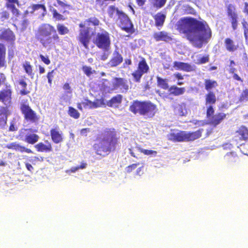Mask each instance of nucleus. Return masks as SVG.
I'll use <instances>...</instances> for the list:
<instances>
[{"label":"nucleus","mask_w":248,"mask_h":248,"mask_svg":"<svg viewBox=\"0 0 248 248\" xmlns=\"http://www.w3.org/2000/svg\"><path fill=\"white\" fill-rule=\"evenodd\" d=\"M7 116L4 115L2 117H0V126H4L6 124Z\"/></svg>","instance_id":"nucleus-62"},{"label":"nucleus","mask_w":248,"mask_h":248,"mask_svg":"<svg viewBox=\"0 0 248 248\" xmlns=\"http://www.w3.org/2000/svg\"><path fill=\"white\" fill-rule=\"evenodd\" d=\"M149 70V67L144 58L141 57L140 61L137 69L132 74L134 80L136 82H140L144 74L147 73Z\"/></svg>","instance_id":"nucleus-10"},{"label":"nucleus","mask_w":248,"mask_h":248,"mask_svg":"<svg viewBox=\"0 0 248 248\" xmlns=\"http://www.w3.org/2000/svg\"><path fill=\"white\" fill-rule=\"evenodd\" d=\"M51 12L52 14V16L53 18H55L56 20L58 21H63L66 19V18L64 17V16L61 14L59 13L55 9H53L51 10Z\"/></svg>","instance_id":"nucleus-42"},{"label":"nucleus","mask_w":248,"mask_h":248,"mask_svg":"<svg viewBox=\"0 0 248 248\" xmlns=\"http://www.w3.org/2000/svg\"><path fill=\"white\" fill-rule=\"evenodd\" d=\"M91 107L92 109L100 107L105 105V100L103 97L100 99H95L93 102L92 101Z\"/></svg>","instance_id":"nucleus-41"},{"label":"nucleus","mask_w":248,"mask_h":248,"mask_svg":"<svg viewBox=\"0 0 248 248\" xmlns=\"http://www.w3.org/2000/svg\"><path fill=\"white\" fill-rule=\"evenodd\" d=\"M15 55L14 50L13 48H9L8 50V57L9 60L13 59Z\"/></svg>","instance_id":"nucleus-60"},{"label":"nucleus","mask_w":248,"mask_h":248,"mask_svg":"<svg viewBox=\"0 0 248 248\" xmlns=\"http://www.w3.org/2000/svg\"><path fill=\"white\" fill-rule=\"evenodd\" d=\"M55 73V69H53L51 71L48 72L46 75V77L48 79V83L50 85L52 84V79L54 78Z\"/></svg>","instance_id":"nucleus-50"},{"label":"nucleus","mask_w":248,"mask_h":248,"mask_svg":"<svg viewBox=\"0 0 248 248\" xmlns=\"http://www.w3.org/2000/svg\"><path fill=\"white\" fill-rule=\"evenodd\" d=\"M93 42L98 48L106 51L108 50L111 44L109 33L104 30L101 32L97 33Z\"/></svg>","instance_id":"nucleus-6"},{"label":"nucleus","mask_w":248,"mask_h":248,"mask_svg":"<svg viewBox=\"0 0 248 248\" xmlns=\"http://www.w3.org/2000/svg\"><path fill=\"white\" fill-rule=\"evenodd\" d=\"M112 87L114 89H120L122 92H127L129 89L127 80L122 78H114Z\"/></svg>","instance_id":"nucleus-15"},{"label":"nucleus","mask_w":248,"mask_h":248,"mask_svg":"<svg viewBox=\"0 0 248 248\" xmlns=\"http://www.w3.org/2000/svg\"><path fill=\"white\" fill-rule=\"evenodd\" d=\"M28 9L31 14L39 15L44 17L46 14V8L43 4H33L30 5Z\"/></svg>","instance_id":"nucleus-16"},{"label":"nucleus","mask_w":248,"mask_h":248,"mask_svg":"<svg viewBox=\"0 0 248 248\" xmlns=\"http://www.w3.org/2000/svg\"><path fill=\"white\" fill-rule=\"evenodd\" d=\"M16 151H18L21 153L26 152L29 154L33 153L32 151L30 149L27 148L25 146L20 145L19 144L18 146Z\"/></svg>","instance_id":"nucleus-48"},{"label":"nucleus","mask_w":248,"mask_h":248,"mask_svg":"<svg viewBox=\"0 0 248 248\" xmlns=\"http://www.w3.org/2000/svg\"><path fill=\"white\" fill-rule=\"evenodd\" d=\"M62 88L67 93H72L71 87L68 83H65L62 86Z\"/></svg>","instance_id":"nucleus-57"},{"label":"nucleus","mask_w":248,"mask_h":248,"mask_svg":"<svg viewBox=\"0 0 248 248\" xmlns=\"http://www.w3.org/2000/svg\"><path fill=\"white\" fill-rule=\"evenodd\" d=\"M107 12L109 17L114 18L115 15L118 17L124 12L119 10L115 5H112L108 6Z\"/></svg>","instance_id":"nucleus-29"},{"label":"nucleus","mask_w":248,"mask_h":248,"mask_svg":"<svg viewBox=\"0 0 248 248\" xmlns=\"http://www.w3.org/2000/svg\"><path fill=\"white\" fill-rule=\"evenodd\" d=\"M203 132V129H199L198 130L194 132L185 131L186 141H192L200 138L202 136Z\"/></svg>","instance_id":"nucleus-23"},{"label":"nucleus","mask_w":248,"mask_h":248,"mask_svg":"<svg viewBox=\"0 0 248 248\" xmlns=\"http://www.w3.org/2000/svg\"><path fill=\"white\" fill-rule=\"evenodd\" d=\"M16 151H18L21 153L26 152L29 154L33 153L32 151L30 149L27 148L25 146L20 145L19 144L18 146Z\"/></svg>","instance_id":"nucleus-49"},{"label":"nucleus","mask_w":248,"mask_h":248,"mask_svg":"<svg viewBox=\"0 0 248 248\" xmlns=\"http://www.w3.org/2000/svg\"><path fill=\"white\" fill-rule=\"evenodd\" d=\"M50 136L52 141L55 144L61 143L64 140L63 133L58 126L50 129Z\"/></svg>","instance_id":"nucleus-13"},{"label":"nucleus","mask_w":248,"mask_h":248,"mask_svg":"<svg viewBox=\"0 0 248 248\" xmlns=\"http://www.w3.org/2000/svg\"><path fill=\"white\" fill-rule=\"evenodd\" d=\"M214 112L215 110L213 107L212 105H209L206 109V118L209 119L214 115Z\"/></svg>","instance_id":"nucleus-47"},{"label":"nucleus","mask_w":248,"mask_h":248,"mask_svg":"<svg viewBox=\"0 0 248 248\" xmlns=\"http://www.w3.org/2000/svg\"><path fill=\"white\" fill-rule=\"evenodd\" d=\"M57 3L63 8L68 7L69 5L66 3V1L64 0V1L61 0H56Z\"/></svg>","instance_id":"nucleus-63"},{"label":"nucleus","mask_w":248,"mask_h":248,"mask_svg":"<svg viewBox=\"0 0 248 248\" xmlns=\"http://www.w3.org/2000/svg\"><path fill=\"white\" fill-rule=\"evenodd\" d=\"M35 38L48 50L55 48L62 42L55 27L48 23L42 24L38 27Z\"/></svg>","instance_id":"nucleus-3"},{"label":"nucleus","mask_w":248,"mask_h":248,"mask_svg":"<svg viewBox=\"0 0 248 248\" xmlns=\"http://www.w3.org/2000/svg\"><path fill=\"white\" fill-rule=\"evenodd\" d=\"M99 24V20L97 17L93 16L89 17L79 24L80 29L77 40L79 44L81 45L85 49H89V45L91 39V34H90L91 30L89 26L91 25L97 26Z\"/></svg>","instance_id":"nucleus-5"},{"label":"nucleus","mask_w":248,"mask_h":248,"mask_svg":"<svg viewBox=\"0 0 248 248\" xmlns=\"http://www.w3.org/2000/svg\"><path fill=\"white\" fill-rule=\"evenodd\" d=\"M18 83L22 88L19 92L21 95H26L30 93V90L27 89V83L24 79H19L18 81Z\"/></svg>","instance_id":"nucleus-34"},{"label":"nucleus","mask_w":248,"mask_h":248,"mask_svg":"<svg viewBox=\"0 0 248 248\" xmlns=\"http://www.w3.org/2000/svg\"><path fill=\"white\" fill-rule=\"evenodd\" d=\"M174 110L176 113L180 116H185L187 113L186 104L185 103L179 104L175 108Z\"/></svg>","instance_id":"nucleus-32"},{"label":"nucleus","mask_w":248,"mask_h":248,"mask_svg":"<svg viewBox=\"0 0 248 248\" xmlns=\"http://www.w3.org/2000/svg\"><path fill=\"white\" fill-rule=\"evenodd\" d=\"M166 16L162 12H158L153 16L155 21V26L157 28H161L164 25Z\"/></svg>","instance_id":"nucleus-27"},{"label":"nucleus","mask_w":248,"mask_h":248,"mask_svg":"<svg viewBox=\"0 0 248 248\" xmlns=\"http://www.w3.org/2000/svg\"><path fill=\"white\" fill-rule=\"evenodd\" d=\"M173 67L177 70H181L189 72L193 71L195 69L194 66L188 63L175 61L173 63Z\"/></svg>","instance_id":"nucleus-19"},{"label":"nucleus","mask_w":248,"mask_h":248,"mask_svg":"<svg viewBox=\"0 0 248 248\" xmlns=\"http://www.w3.org/2000/svg\"><path fill=\"white\" fill-rule=\"evenodd\" d=\"M177 29L186 34V39L201 48L205 40L211 37V30L205 21H200L191 17L181 18L177 24Z\"/></svg>","instance_id":"nucleus-1"},{"label":"nucleus","mask_w":248,"mask_h":248,"mask_svg":"<svg viewBox=\"0 0 248 248\" xmlns=\"http://www.w3.org/2000/svg\"><path fill=\"white\" fill-rule=\"evenodd\" d=\"M123 61V57L118 50H115L112 56L108 62V64L111 67H116L120 64Z\"/></svg>","instance_id":"nucleus-21"},{"label":"nucleus","mask_w":248,"mask_h":248,"mask_svg":"<svg viewBox=\"0 0 248 248\" xmlns=\"http://www.w3.org/2000/svg\"><path fill=\"white\" fill-rule=\"evenodd\" d=\"M156 81L157 86L164 90H167L169 88L168 80L160 77H156Z\"/></svg>","instance_id":"nucleus-37"},{"label":"nucleus","mask_w":248,"mask_h":248,"mask_svg":"<svg viewBox=\"0 0 248 248\" xmlns=\"http://www.w3.org/2000/svg\"><path fill=\"white\" fill-rule=\"evenodd\" d=\"M0 40H3L11 44H14L16 36L14 32L9 28L0 31Z\"/></svg>","instance_id":"nucleus-14"},{"label":"nucleus","mask_w":248,"mask_h":248,"mask_svg":"<svg viewBox=\"0 0 248 248\" xmlns=\"http://www.w3.org/2000/svg\"><path fill=\"white\" fill-rule=\"evenodd\" d=\"M140 165L139 163L132 164L125 168V171L127 173H130Z\"/></svg>","instance_id":"nucleus-52"},{"label":"nucleus","mask_w":248,"mask_h":248,"mask_svg":"<svg viewBox=\"0 0 248 248\" xmlns=\"http://www.w3.org/2000/svg\"><path fill=\"white\" fill-rule=\"evenodd\" d=\"M82 69L84 73L88 77L90 76L91 75L93 74L92 68L90 66H87L85 65L83 66L82 67Z\"/></svg>","instance_id":"nucleus-51"},{"label":"nucleus","mask_w":248,"mask_h":248,"mask_svg":"<svg viewBox=\"0 0 248 248\" xmlns=\"http://www.w3.org/2000/svg\"><path fill=\"white\" fill-rule=\"evenodd\" d=\"M173 77L177 80H183L184 79V76L181 73L177 72L173 75Z\"/></svg>","instance_id":"nucleus-61"},{"label":"nucleus","mask_w":248,"mask_h":248,"mask_svg":"<svg viewBox=\"0 0 248 248\" xmlns=\"http://www.w3.org/2000/svg\"><path fill=\"white\" fill-rule=\"evenodd\" d=\"M218 86V83L216 80L210 79H205L204 80L205 89L208 92H211L212 90Z\"/></svg>","instance_id":"nucleus-31"},{"label":"nucleus","mask_w":248,"mask_h":248,"mask_svg":"<svg viewBox=\"0 0 248 248\" xmlns=\"http://www.w3.org/2000/svg\"><path fill=\"white\" fill-rule=\"evenodd\" d=\"M117 25L121 30L129 34L135 32L134 24L129 17L124 12L117 17Z\"/></svg>","instance_id":"nucleus-7"},{"label":"nucleus","mask_w":248,"mask_h":248,"mask_svg":"<svg viewBox=\"0 0 248 248\" xmlns=\"http://www.w3.org/2000/svg\"><path fill=\"white\" fill-rule=\"evenodd\" d=\"M67 112L71 117L75 119H78L80 117L79 112L72 107H69Z\"/></svg>","instance_id":"nucleus-40"},{"label":"nucleus","mask_w":248,"mask_h":248,"mask_svg":"<svg viewBox=\"0 0 248 248\" xmlns=\"http://www.w3.org/2000/svg\"><path fill=\"white\" fill-rule=\"evenodd\" d=\"M10 14L9 11L6 10H2L0 12V19L1 21H4L9 19Z\"/></svg>","instance_id":"nucleus-44"},{"label":"nucleus","mask_w":248,"mask_h":248,"mask_svg":"<svg viewBox=\"0 0 248 248\" xmlns=\"http://www.w3.org/2000/svg\"><path fill=\"white\" fill-rule=\"evenodd\" d=\"M90 131V129L89 128H82L80 130V134L82 135L86 136L87 133L89 132Z\"/></svg>","instance_id":"nucleus-64"},{"label":"nucleus","mask_w":248,"mask_h":248,"mask_svg":"<svg viewBox=\"0 0 248 248\" xmlns=\"http://www.w3.org/2000/svg\"><path fill=\"white\" fill-rule=\"evenodd\" d=\"M184 10L185 14H190L195 15L196 14V12L194 10V9L189 5H186L184 6Z\"/></svg>","instance_id":"nucleus-46"},{"label":"nucleus","mask_w":248,"mask_h":248,"mask_svg":"<svg viewBox=\"0 0 248 248\" xmlns=\"http://www.w3.org/2000/svg\"><path fill=\"white\" fill-rule=\"evenodd\" d=\"M118 140L115 129L108 128L97 136L93 147L96 155L104 157L116 150Z\"/></svg>","instance_id":"nucleus-2"},{"label":"nucleus","mask_w":248,"mask_h":248,"mask_svg":"<svg viewBox=\"0 0 248 248\" xmlns=\"http://www.w3.org/2000/svg\"><path fill=\"white\" fill-rule=\"evenodd\" d=\"M129 110L134 114H139L146 119L153 118L156 113L157 106L151 101L135 100L129 106Z\"/></svg>","instance_id":"nucleus-4"},{"label":"nucleus","mask_w":248,"mask_h":248,"mask_svg":"<svg viewBox=\"0 0 248 248\" xmlns=\"http://www.w3.org/2000/svg\"><path fill=\"white\" fill-rule=\"evenodd\" d=\"M209 61V57L208 56H203L202 58H200L198 60L199 64H202L207 62Z\"/></svg>","instance_id":"nucleus-58"},{"label":"nucleus","mask_w":248,"mask_h":248,"mask_svg":"<svg viewBox=\"0 0 248 248\" xmlns=\"http://www.w3.org/2000/svg\"><path fill=\"white\" fill-rule=\"evenodd\" d=\"M153 37L154 40L156 42L164 41L165 42H169L172 41L173 40L170 34L164 31L154 32Z\"/></svg>","instance_id":"nucleus-18"},{"label":"nucleus","mask_w":248,"mask_h":248,"mask_svg":"<svg viewBox=\"0 0 248 248\" xmlns=\"http://www.w3.org/2000/svg\"><path fill=\"white\" fill-rule=\"evenodd\" d=\"M39 58L41 59V61L46 65H49L51 62L48 56L45 57L42 54H40Z\"/></svg>","instance_id":"nucleus-53"},{"label":"nucleus","mask_w":248,"mask_h":248,"mask_svg":"<svg viewBox=\"0 0 248 248\" xmlns=\"http://www.w3.org/2000/svg\"><path fill=\"white\" fill-rule=\"evenodd\" d=\"M22 67L28 76H30L31 78L33 77L34 73L33 72L32 66L31 64L29 62L25 61L22 64Z\"/></svg>","instance_id":"nucleus-36"},{"label":"nucleus","mask_w":248,"mask_h":248,"mask_svg":"<svg viewBox=\"0 0 248 248\" xmlns=\"http://www.w3.org/2000/svg\"><path fill=\"white\" fill-rule=\"evenodd\" d=\"M150 1L154 7L159 9L165 5L167 0H150Z\"/></svg>","instance_id":"nucleus-39"},{"label":"nucleus","mask_w":248,"mask_h":248,"mask_svg":"<svg viewBox=\"0 0 248 248\" xmlns=\"http://www.w3.org/2000/svg\"><path fill=\"white\" fill-rule=\"evenodd\" d=\"M19 139L25 142L33 145L35 144L39 139V136L34 133L31 128H22L18 134Z\"/></svg>","instance_id":"nucleus-9"},{"label":"nucleus","mask_w":248,"mask_h":248,"mask_svg":"<svg viewBox=\"0 0 248 248\" xmlns=\"http://www.w3.org/2000/svg\"><path fill=\"white\" fill-rule=\"evenodd\" d=\"M227 15L233 30H236L238 25V16L235 6L232 4H229L227 7Z\"/></svg>","instance_id":"nucleus-11"},{"label":"nucleus","mask_w":248,"mask_h":248,"mask_svg":"<svg viewBox=\"0 0 248 248\" xmlns=\"http://www.w3.org/2000/svg\"><path fill=\"white\" fill-rule=\"evenodd\" d=\"M47 144H44L42 142H40L34 145V148L37 151L39 152H50L53 150L52 146L50 142L46 140Z\"/></svg>","instance_id":"nucleus-25"},{"label":"nucleus","mask_w":248,"mask_h":248,"mask_svg":"<svg viewBox=\"0 0 248 248\" xmlns=\"http://www.w3.org/2000/svg\"><path fill=\"white\" fill-rule=\"evenodd\" d=\"M224 46L227 51L233 52L238 48V46L236 45L234 41L230 38H226L224 41Z\"/></svg>","instance_id":"nucleus-26"},{"label":"nucleus","mask_w":248,"mask_h":248,"mask_svg":"<svg viewBox=\"0 0 248 248\" xmlns=\"http://www.w3.org/2000/svg\"><path fill=\"white\" fill-rule=\"evenodd\" d=\"M6 46L5 45L2 43H0V55L6 56Z\"/></svg>","instance_id":"nucleus-54"},{"label":"nucleus","mask_w":248,"mask_h":248,"mask_svg":"<svg viewBox=\"0 0 248 248\" xmlns=\"http://www.w3.org/2000/svg\"><path fill=\"white\" fill-rule=\"evenodd\" d=\"M168 89L170 94L174 96L182 95L186 92L185 87H178L175 85L171 86Z\"/></svg>","instance_id":"nucleus-30"},{"label":"nucleus","mask_w":248,"mask_h":248,"mask_svg":"<svg viewBox=\"0 0 248 248\" xmlns=\"http://www.w3.org/2000/svg\"><path fill=\"white\" fill-rule=\"evenodd\" d=\"M226 114L223 112L217 113L209 119V123L214 127H216L226 118Z\"/></svg>","instance_id":"nucleus-22"},{"label":"nucleus","mask_w":248,"mask_h":248,"mask_svg":"<svg viewBox=\"0 0 248 248\" xmlns=\"http://www.w3.org/2000/svg\"><path fill=\"white\" fill-rule=\"evenodd\" d=\"M122 98L123 96L121 94H117L112 97L108 102L107 105L110 107L118 108L122 103Z\"/></svg>","instance_id":"nucleus-28"},{"label":"nucleus","mask_w":248,"mask_h":248,"mask_svg":"<svg viewBox=\"0 0 248 248\" xmlns=\"http://www.w3.org/2000/svg\"><path fill=\"white\" fill-rule=\"evenodd\" d=\"M224 160L228 165L233 166L238 163L239 158L234 152H230L225 155L224 157Z\"/></svg>","instance_id":"nucleus-20"},{"label":"nucleus","mask_w":248,"mask_h":248,"mask_svg":"<svg viewBox=\"0 0 248 248\" xmlns=\"http://www.w3.org/2000/svg\"><path fill=\"white\" fill-rule=\"evenodd\" d=\"M18 145L19 144L16 142H12L7 145V148L9 149H14L16 151Z\"/></svg>","instance_id":"nucleus-56"},{"label":"nucleus","mask_w":248,"mask_h":248,"mask_svg":"<svg viewBox=\"0 0 248 248\" xmlns=\"http://www.w3.org/2000/svg\"><path fill=\"white\" fill-rule=\"evenodd\" d=\"M239 100L240 102H247L248 101V89H246L243 90L241 93Z\"/></svg>","instance_id":"nucleus-45"},{"label":"nucleus","mask_w":248,"mask_h":248,"mask_svg":"<svg viewBox=\"0 0 248 248\" xmlns=\"http://www.w3.org/2000/svg\"><path fill=\"white\" fill-rule=\"evenodd\" d=\"M6 56L0 55V68L3 67H6Z\"/></svg>","instance_id":"nucleus-55"},{"label":"nucleus","mask_w":248,"mask_h":248,"mask_svg":"<svg viewBox=\"0 0 248 248\" xmlns=\"http://www.w3.org/2000/svg\"><path fill=\"white\" fill-rule=\"evenodd\" d=\"M242 25L244 29V34L246 40L248 38V19L245 18L242 21Z\"/></svg>","instance_id":"nucleus-43"},{"label":"nucleus","mask_w":248,"mask_h":248,"mask_svg":"<svg viewBox=\"0 0 248 248\" xmlns=\"http://www.w3.org/2000/svg\"><path fill=\"white\" fill-rule=\"evenodd\" d=\"M20 109L23 115L24 120L30 123H36L38 122L40 117L28 104L22 103L20 105Z\"/></svg>","instance_id":"nucleus-8"},{"label":"nucleus","mask_w":248,"mask_h":248,"mask_svg":"<svg viewBox=\"0 0 248 248\" xmlns=\"http://www.w3.org/2000/svg\"><path fill=\"white\" fill-rule=\"evenodd\" d=\"M235 133L240 141H248V128L245 126H240Z\"/></svg>","instance_id":"nucleus-24"},{"label":"nucleus","mask_w":248,"mask_h":248,"mask_svg":"<svg viewBox=\"0 0 248 248\" xmlns=\"http://www.w3.org/2000/svg\"><path fill=\"white\" fill-rule=\"evenodd\" d=\"M56 27L58 33L60 35H64L69 33V29L63 24L58 23Z\"/></svg>","instance_id":"nucleus-38"},{"label":"nucleus","mask_w":248,"mask_h":248,"mask_svg":"<svg viewBox=\"0 0 248 248\" xmlns=\"http://www.w3.org/2000/svg\"><path fill=\"white\" fill-rule=\"evenodd\" d=\"M205 104L212 105L216 103L217 98L216 95L213 92H209L205 96Z\"/></svg>","instance_id":"nucleus-33"},{"label":"nucleus","mask_w":248,"mask_h":248,"mask_svg":"<svg viewBox=\"0 0 248 248\" xmlns=\"http://www.w3.org/2000/svg\"><path fill=\"white\" fill-rule=\"evenodd\" d=\"M12 88L10 84H6L4 88L0 90V101L4 105H9L12 101Z\"/></svg>","instance_id":"nucleus-12"},{"label":"nucleus","mask_w":248,"mask_h":248,"mask_svg":"<svg viewBox=\"0 0 248 248\" xmlns=\"http://www.w3.org/2000/svg\"><path fill=\"white\" fill-rule=\"evenodd\" d=\"M167 139L174 142L186 141L185 131L179 130L175 132H171L167 135Z\"/></svg>","instance_id":"nucleus-17"},{"label":"nucleus","mask_w":248,"mask_h":248,"mask_svg":"<svg viewBox=\"0 0 248 248\" xmlns=\"http://www.w3.org/2000/svg\"><path fill=\"white\" fill-rule=\"evenodd\" d=\"M142 152L146 155H150L152 154H154L156 155L157 154V152L154 150H143Z\"/></svg>","instance_id":"nucleus-59"},{"label":"nucleus","mask_w":248,"mask_h":248,"mask_svg":"<svg viewBox=\"0 0 248 248\" xmlns=\"http://www.w3.org/2000/svg\"><path fill=\"white\" fill-rule=\"evenodd\" d=\"M92 101L91 100L88 99H84L81 102L77 103V108L79 110L82 111L83 108L85 109H92Z\"/></svg>","instance_id":"nucleus-35"}]
</instances>
